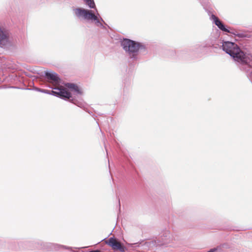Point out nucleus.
<instances>
[{"label":"nucleus","mask_w":252,"mask_h":252,"mask_svg":"<svg viewBox=\"0 0 252 252\" xmlns=\"http://www.w3.org/2000/svg\"><path fill=\"white\" fill-rule=\"evenodd\" d=\"M221 47L223 51L232 57L237 67L243 72L252 65V55L243 51L235 43L223 41Z\"/></svg>","instance_id":"obj_1"},{"label":"nucleus","mask_w":252,"mask_h":252,"mask_svg":"<svg viewBox=\"0 0 252 252\" xmlns=\"http://www.w3.org/2000/svg\"><path fill=\"white\" fill-rule=\"evenodd\" d=\"M121 46L128 57V62L139 60V55H145L148 53L147 46L141 42L124 37L120 41Z\"/></svg>","instance_id":"obj_2"},{"label":"nucleus","mask_w":252,"mask_h":252,"mask_svg":"<svg viewBox=\"0 0 252 252\" xmlns=\"http://www.w3.org/2000/svg\"><path fill=\"white\" fill-rule=\"evenodd\" d=\"M203 9L207 13L210 17V20L212 21L213 24H215L217 27L222 32L232 34L236 37L239 38H250L252 37V34L248 32H239L236 29L228 28L223 22L214 13V9L212 5L208 0H199Z\"/></svg>","instance_id":"obj_3"},{"label":"nucleus","mask_w":252,"mask_h":252,"mask_svg":"<svg viewBox=\"0 0 252 252\" xmlns=\"http://www.w3.org/2000/svg\"><path fill=\"white\" fill-rule=\"evenodd\" d=\"M71 248L57 243L44 242L42 240L30 241L29 251L40 250L45 252H59L63 249L70 250Z\"/></svg>","instance_id":"obj_4"},{"label":"nucleus","mask_w":252,"mask_h":252,"mask_svg":"<svg viewBox=\"0 0 252 252\" xmlns=\"http://www.w3.org/2000/svg\"><path fill=\"white\" fill-rule=\"evenodd\" d=\"M75 15L78 18H82L87 21H94L96 27H99L104 30H107L106 25H104L100 22L97 16L93 10L85 9L83 8H76L74 9Z\"/></svg>","instance_id":"obj_5"},{"label":"nucleus","mask_w":252,"mask_h":252,"mask_svg":"<svg viewBox=\"0 0 252 252\" xmlns=\"http://www.w3.org/2000/svg\"><path fill=\"white\" fill-rule=\"evenodd\" d=\"M30 241H8L7 244V251L9 252H23L29 251Z\"/></svg>","instance_id":"obj_6"},{"label":"nucleus","mask_w":252,"mask_h":252,"mask_svg":"<svg viewBox=\"0 0 252 252\" xmlns=\"http://www.w3.org/2000/svg\"><path fill=\"white\" fill-rule=\"evenodd\" d=\"M170 241V233L168 230H165L160 234L157 240L155 241V242L157 246H162L168 244Z\"/></svg>","instance_id":"obj_7"},{"label":"nucleus","mask_w":252,"mask_h":252,"mask_svg":"<svg viewBox=\"0 0 252 252\" xmlns=\"http://www.w3.org/2000/svg\"><path fill=\"white\" fill-rule=\"evenodd\" d=\"M44 76L46 79L50 80L57 84H60L61 83V78L59 75L55 72L48 70L45 71L44 72Z\"/></svg>","instance_id":"obj_8"},{"label":"nucleus","mask_w":252,"mask_h":252,"mask_svg":"<svg viewBox=\"0 0 252 252\" xmlns=\"http://www.w3.org/2000/svg\"><path fill=\"white\" fill-rule=\"evenodd\" d=\"M49 88L59 90V94L58 96L59 98L65 100H68L69 101H70L71 98H72L71 94L64 89H59V88H53L50 87H49Z\"/></svg>","instance_id":"obj_9"},{"label":"nucleus","mask_w":252,"mask_h":252,"mask_svg":"<svg viewBox=\"0 0 252 252\" xmlns=\"http://www.w3.org/2000/svg\"><path fill=\"white\" fill-rule=\"evenodd\" d=\"M65 86L70 90L72 91H74L77 94H82V92L78 86L77 85L73 83H67L65 84Z\"/></svg>","instance_id":"obj_10"},{"label":"nucleus","mask_w":252,"mask_h":252,"mask_svg":"<svg viewBox=\"0 0 252 252\" xmlns=\"http://www.w3.org/2000/svg\"><path fill=\"white\" fill-rule=\"evenodd\" d=\"M205 48L202 46L201 43L197 44L192 47L190 49V51L194 54H200L204 52Z\"/></svg>","instance_id":"obj_11"},{"label":"nucleus","mask_w":252,"mask_h":252,"mask_svg":"<svg viewBox=\"0 0 252 252\" xmlns=\"http://www.w3.org/2000/svg\"><path fill=\"white\" fill-rule=\"evenodd\" d=\"M71 103L76 105L79 107H80L81 108H83L86 111L88 112L90 114L92 115L93 112H91L89 111H87L85 108V104L82 101H79L77 100L75 98L73 97L72 96V98H71L70 101Z\"/></svg>","instance_id":"obj_12"},{"label":"nucleus","mask_w":252,"mask_h":252,"mask_svg":"<svg viewBox=\"0 0 252 252\" xmlns=\"http://www.w3.org/2000/svg\"><path fill=\"white\" fill-rule=\"evenodd\" d=\"M105 243L107 245L114 250L119 242L117 241L116 239L114 237H112L107 241H105Z\"/></svg>","instance_id":"obj_13"},{"label":"nucleus","mask_w":252,"mask_h":252,"mask_svg":"<svg viewBox=\"0 0 252 252\" xmlns=\"http://www.w3.org/2000/svg\"><path fill=\"white\" fill-rule=\"evenodd\" d=\"M105 243L107 245L114 250L119 242L117 241L116 239L114 237H112L107 241H105Z\"/></svg>","instance_id":"obj_14"},{"label":"nucleus","mask_w":252,"mask_h":252,"mask_svg":"<svg viewBox=\"0 0 252 252\" xmlns=\"http://www.w3.org/2000/svg\"><path fill=\"white\" fill-rule=\"evenodd\" d=\"M201 43L202 44V46L204 47L205 49L210 47H215L214 42L212 38H208L204 41L201 42Z\"/></svg>","instance_id":"obj_15"},{"label":"nucleus","mask_w":252,"mask_h":252,"mask_svg":"<svg viewBox=\"0 0 252 252\" xmlns=\"http://www.w3.org/2000/svg\"><path fill=\"white\" fill-rule=\"evenodd\" d=\"M86 4L91 9H94L96 12H97V10L96 8L94 0H84Z\"/></svg>","instance_id":"obj_16"},{"label":"nucleus","mask_w":252,"mask_h":252,"mask_svg":"<svg viewBox=\"0 0 252 252\" xmlns=\"http://www.w3.org/2000/svg\"><path fill=\"white\" fill-rule=\"evenodd\" d=\"M114 250H118L121 252H126L127 250L126 247L123 244L120 243H118Z\"/></svg>","instance_id":"obj_17"},{"label":"nucleus","mask_w":252,"mask_h":252,"mask_svg":"<svg viewBox=\"0 0 252 252\" xmlns=\"http://www.w3.org/2000/svg\"><path fill=\"white\" fill-rule=\"evenodd\" d=\"M7 242L4 240L0 239V251H7Z\"/></svg>","instance_id":"obj_18"},{"label":"nucleus","mask_w":252,"mask_h":252,"mask_svg":"<svg viewBox=\"0 0 252 252\" xmlns=\"http://www.w3.org/2000/svg\"><path fill=\"white\" fill-rule=\"evenodd\" d=\"M33 90H34L36 91L39 92L44 93V94H50V93H49L50 91L48 90L42 89H40V88H37V87L34 88L33 89Z\"/></svg>","instance_id":"obj_19"},{"label":"nucleus","mask_w":252,"mask_h":252,"mask_svg":"<svg viewBox=\"0 0 252 252\" xmlns=\"http://www.w3.org/2000/svg\"><path fill=\"white\" fill-rule=\"evenodd\" d=\"M96 15L97 16V17L99 19V21H100V22H101L103 24L107 26V27L108 28H110L109 26L105 22V21L103 20V19L101 17L100 15L98 14V12H96Z\"/></svg>","instance_id":"obj_20"},{"label":"nucleus","mask_w":252,"mask_h":252,"mask_svg":"<svg viewBox=\"0 0 252 252\" xmlns=\"http://www.w3.org/2000/svg\"><path fill=\"white\" fill-rule=\"evenodd\" d=\"M50 94H51L54 96H57L58 97L59 94V91H50Z\"/></svg>","instance_id":"obj_21"},{"label":"nucleus","mask_w":252,"mask_h":252,"mask_svg":"<svg viewBox=\"0 0 252 252\" xmlns=\"http://www.w3.org/2000/svg\"><path fill=\"white\" fill-rule=\"evenodd\" d=\"M219 249H220V247H218L217 248H214L211 249L209 251H208L207 252H216Z\"/></svg>","instance_id":"obj_22"},{"label":"nucleus","mask_w":252,"mask_h":252,"mask_svg":"<svg viewBox=\"0 0 252 252\" xmlns=\"http://www.w3.org/2000/svg\"><path fill=\"white\" fill-rule=\"evenodd\" d=\"M141 244V243H135L133 244H132L131 245L133 247H139L140 246V245Z\"/></svg>","instance_id":"obj_23"},{"label":"nucleus","mask_w":252,"mask_h":252,"mask_svg":"<svg viewBox=\"0 0 252 252\" xmlns=\"http://www.w3.org/2000/svg\"><path fill=\"white\" fill-rule=\"evenodd\" d=\"M87 252H101V251L98 249L95 250H91L88 251Z\"/></svg>","instance_id":"obj_24"},{"label":"nucleus","mask_w":252,"mask_h":252,"mask_svg":"<svg viewBox=\"0 0 252 252\" xmlns=\"http://www.w3.org/2000/svg\"><path fill=\"white\" fill-rule=\"evenodd\" d=\"M105 150H106V152L107 153V155H108V152H107V150L106 149V147L105 146Z\"/></svg>","instance_id":"obj_25"},{"label":"nucleus","mask_w":252,"mask_h":252,"mask_svg":"<svg viewBox=\"0 0 252 252\" xmlns=\"http://www.w3.org/2000/svg\"><path fill=\"white\" fill-rule=\"evenodd\" d=\"M118 202H119V205L120 206V199H119Z\"/></svg>","instance_id":"obj_26"}]
</instances>
